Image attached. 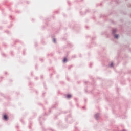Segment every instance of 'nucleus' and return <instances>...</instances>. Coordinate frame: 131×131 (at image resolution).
I'll list each match as a JSON object with an SVG mask.
<instances>
[{"label": "nucleus", "instance_id": "nucleus-36", "mask_svg": "<svg viewBox=\"0 0 131 131\" xmlns=\"http://www.w3.org/2000/svg\"><path fill=\"white\" fill-rule=\"evenodd\" d=\"M74 58H75V56H74Z\"/></svg>", "mask_w": 131, "mask_h": 131}, {"label": "nucleus", "instance_id": "nucleus-33", "mask_svg": "<svg viewBox=\"0 0 131 131\" xmlns=\"http://www.w3.org/2000/svg\"><path fill=\"white\" fill-rule=\"evenodd\" d=\"M27 4H29V3H28V2H27Z\"/></svg>", "mask_w": 131, "mask_h": 131}, {"label": "nucleus", "instance_id": "nucleus-8", "mask_svg": "<svg viewBox=\"0 0 131 131\" xmlns=\"http://www.w3.org/2000/svg\"><path fill=\"white\" fill-rule=\"evenodd\" d=\"M67 61H68V59L67 57H64L63 59V63H67Z\"/></svg>", "mask_w": 131, "mask_h": 131}, {"label": "nucleus", "instance_id": "nucleus-28", "mask_svg": "<svg viewBox=\"0 0 131 131\" xmlns=\"http://www.w3.org/2000/svg\"><path fill=\"white\" fill-rule=\"evenodd\" d=\"M7 32H8V33H9V31H7Z\"/></svg>", "mask_w": 131, "mask_h": 131}, {"label": "nucleus", "instance_id": "nucleus-38", "mask_svg": "<svg viewBox=\"0 0 131 131\" xmlns=\"http://www.w3.org/2000/svg\"><path fill=\"white\" fill-rule=\"evenodd\" d=\"M80 57H81V55H80Z\"/></svg>", "mask_w": 131, "mask_h": 131}, {"label": "nucleus", "instance_id": "nucleus-20", "mask_svg": "<svg viewBox=\"0 0 131 131\" xmlns=\"http://www.w3.org/2000/svg\"><path fill=\"white\" fill-rule=\"evenodd\" d=\"M68 3L69 5H70V3H69V1H68Z\"/></svg>", "mask_w": 131, "mask_h": 131}, {"label": "nucleus", "instance_id": "nucleus-14", "mask_svg": "<svg viewBox=\"0 0 131 131\" xmlns=\"http://www.w3.org/2000/svg\"><path fill=\"white\" fill-rule=\"evenodd\" d=\"M40 61L41 62H43V59L40 58Z\"/></svg>", "mask_w": 131, "mask_h": 131}, {"label": "nucleus", "instance_id": "nucleus-6", "mask_svg": "<svg viewBox=\"0 0 131 131\" xmlns=\"http://www.w3.org/2000/svg\"><path fill=\"white\" fill-rule=\"evenodd\" d=\"M89 12H90V9H87L84 13H81L82 12H80V14H81V15H85V14H86V13H89Z\"/></svg>", "mask_w": 131, "mask_h": 131}, {"label": "nucleus", "instance_id": "nucleus-30", "mask_svg": "<svg viewBox=\"0 0 131 131\" xmlns=\"http://www.w3.org/2000/svg\"><path fill=\"white\" fill-rule=\"evenodd\" d=\"M43 120H46V119L43 118Z\"/></svg>", "mask_w": 131, "mask_h": 131}, {"label": "nucleus", "instance_id": "nucleus-5", "mask_svg": "<svg viewBox=\"0 0 131 131\" xmlns=\"http://www.w3.org/2000/svg\"><path fill=\"white\" fill-rule=\"evenodd\" d=\"M113 36H114V38H115L116 39H118V38H119V34H115Z\"/></svg>", "mask_w": 131, "mask_h": 131}, {"label": "nucleus", "instance_id": "nucleus-13", "mask_svg": "<svg viewBox=\"0 0 131 131\" xmlns=\"http://www.w3.org/2000/svg\"><path fill=\"white\" fill-rule=\"evenodd\" d=\"M2 56H3V57H6V54L2 53Z\"/></svg>", "mask_w": 131, "mask_h": 131}, {"label": "nucleus", "instance_id": "nucleus-12", "mask_svg": "<svg viewBox=\"0 0 131 131\" xmlns=\"http://www.w3.org/2000/svg\"><path fill=\"white\" fill-rule=\"evenodd\" d=\"M39 119V121H40V124L41 125H42V123H41V121H40V120H41V117H40Z\"/></svg>", "mask_w": 131, "mask_h": 131}, {"label": "nucleus", "instance_id": "nucleus-34", "mask_svg": "<svg viewBox=\"0 0 131 131\" xmlns=\"http://www.w3.org/2000/svg\"><path fill=\"white\" fill-rule=\"evenodd\" d=\"M5 74H7V72H5Z\"/></svg>", "mask_w": 131, "mask_h": 131}, {"label": "nucleus", "instance_id": "nucleus-29", "mask_svg": "<svg viewBox=\"0 0 131 131\" xmlns=\"http://www.w3.org/2000/svg\"><path fill=\"white\" fill-rule=\"evenodd\" d=\"M85 93H86L87 92L86 90H85Z\"/></svg>", "mask_w": 131, "mask_h": 131}, {"label": "nucleus", "instance_id": "nucleus-11", "mask_svg": "<svg viewBox=\"0 0 131 131\" xmlns=\"http://www.w3.org/2000/svg\"><path fill=\"white\" fill-rule=\"evenodd\" d=\"M114 65V64L113 63V62H112L110 64L108 65V66H110V67H113Z\"/></svg>", "mask_w": 131, "mask_h": 131}, {"label": "nucleus", "instance_id": "nucleus-24", "mask_svg": "<svg viewBox=\"0 0 131 131\" xmlns=\"http://www.w3.org/2000/svg\"><path fill=\"white\" fill-rule=\"evenodd\" d=\"M43 76H41V78H42Z\"/></svg>", "mask_w": 131, "mask_h": 131}, {"label": "nucleus", "instance_id": "nucleus-1", "mask_svg": "<svg viewBox=\"0 0 131 131\" xmlns=\"http://www.w3.org/2000/svg\"><path fill=\"white\" fill-rule=\"evenodd\" d=\"M71 119H72V118H71V115L70 114L66 118V121H69V123H71V122L70 121Z\"/></svg>", "mask_w": 131, "mask_h": 131}, {"label": "nucleus", "instance_id": "nucleus-4", "mask_svg": "<svg viewBox=\"0 0 131 131\" xmlns=\"http://www.w3.org/2000/svg\"><path fill=\"white\" fill-rule=\"evenodd\" d=\"M116 32H117V28L113 29L112 30V35H114L116 34Z\"/></svg>", "mask_w": 131, "mask_h": 131}, {"label": "nucleus", "instance_id": "nucleus-2", "mask_svg": "<svg viewBox=\"0 0 131 131\" xmlns=\"http://www.w3.org/2000/svg\"><path fill=\"white\" fill-rule=\"evenodd\" d=\"M8 119H9V117H8V115L4 114L3 115V120L7 121H8Z\"/></svg>", "mask_w": 131, "mask_h": 131}, {"label": "nucleus", "instance_id": "nucleus-31", "mask_svg": "<svg viewBox=\"0 0 131 131\" xmlns=\"http://www.w3.org/2000/svg\"><path fill=\"white\" fill-rule=\"evenodd\" d=\"M25 52L24 51V55H25Z\"/></svg>", "mask_w": 131, "mask_h": 131}, {"label": "nucleus", "instance_id": "nucleus-17", "mask_svg": "<svg viewBox=\"0 0 131 131\" xmlns=\"http://www.w3.org/2000/svg\"><path fill=\"white\" fill-rule=\"evenodd\" d=\"M49 112H51V108H49Z\"/></svg>", "mask_w": 131, "mask_h": 131}, {"label": "nucleus", "instance_id": "nucleus-10", "mask_svg": "<svg viewBox=\"0 0 131 131\" xmlns=\"http://www.w3.org/2000/svg\"><path fill=\"white\" fill-rule=\"evenodd\" d=\"M53 42H54V43H57V41L56 40V38H54L53 39Z\"/></svg>", "mask_w": 131, "mask_h": 131}, {"label": "nucleus", "instance_id": "nucleus-26", "mask_svg": "<svg viewBox=\"0 0 131 131\" xmlns=\"http://www.w3.org/2000/svg\"><path fill=\"white\" fill-rule=\"evenodd\" d=\"M91 66H92V64H90V67H91Z\"/></svg>", "mask_w": 131, "mask_h": 131}, {"label": "nucleus", "instance_id": "nucleus-15", "mask_svg": "<svg viewBox=\"0 0 131 131\" xmlns=\"http://www.w3.org/2000/svg\"><path fill=\"white\" fill-rule=\"evenodd\" d=\"M53 108H56V107L55 106H52L51 107V109H53Z\"/></svg>", "mask_w": 131, "mask_h": 131}, {"label": "nucleus", "instance_id": "nucleus-18", "mask_svg": "<svg viewBox=\"0 0 131 131\" xmlns=\"http://www.w3.org/2000/svg\"><path fill=\"white\" fill-rule=\"evenodd\" d=\"M35 46H37V43H35Z\"/></svg>", "mask_w": 131, "mask_h": 131}, {"label": "nucleus", "instance_id": "nucleus-19", "mask_svg": "<svg viewBox=\"0 0 131 131\" xmlns=\"http://www.w3.org/2000/svg\"><path fill=\"white\" fill-rule=\"evenodd\" d=\"M42 130H45V127H42Z\"/></svg>", "mask_w": 131, "mask_h": 131}, {"label": "nucleus", "instance_id": "nucleus-23", "mask_svg": "<svg viewBox=\"0 0 131 131\" xmlns=\"http://www.w3.org/2000/svg\"><path fill=\"white\" fill-rule=\"evenodd\" d=\"M36 79H38V78H37V77H36Z\"/></svg>", "mask_w": 131, "mask_h": 131}, {"label": "nucleus", "instance_id": "nucleus-32", "mask_svg": "<svg viewBox=\"0 0 131 131\" xmlns=\"http://www.w3.org/2000/svg\"><path fill=\"white\" fill-rule=\"evenodd\" d=\"M10 18H12V16H10Z\"/></svg>", "mask_w": 131, "mask_h": 131}, {"label": "nucleus", "instance_id": "nucleus-9", "mask_svg": "<svg viewBox=\"0 0 131 131\" xmlns=\"http://www.w3.org/2000/svg\"><path fill=\"white\" fill-rule=\"evenodd\" d=\"M111 2H114L115 4H118L119 3V0H111Z\"/></svg>", "mask_w": 131, "mask_h": 131}, {"label": "nucleus", "instance_id": "nucleus-35", "mask_svg": "<svg viewBox=\"0 0 131 131\" xmlns=\"http://www.w3.org/2000/svg\"><path fill=\"white\" fill-rule=\"evenodd\" d=\"M29 127L30 128V126H29Z\"/></svg>", "mask_w": 131, "mask_h": 131}, {"label": "nucleus", "instance_id": "nucleus-7", "mask_svg": "<svg viewBox=\"0 0 131 131\" xmlns=\"http://www.w3.org/2000/svg\"><path fill=\"white\" fill-rule=\"evenodd\" d=\"M66 97H67V99H70L72 97V95H71V94H67Z\"/></svg>", "mask_w": 131, "mask_h": 131}, {"label": "nucleus", "instance_id": "nucleus-16", "mask_svg": "<svg viewBox=\"0 0 131 131\" xmlns=\"http://www.w3.org/2000/svg\"><path fill=\"white\" fill-rule=\"evenodd\" d=\"M71 67H72V66L69 67L68 69H71Z\"/></svg>", "mask_w": 131, "mask_h": 131}, {"label": "nucleus", "instance_id": "nucleus-27", "mask_svg": "<svg viewBox=\"0 0 131 131\" xmlns=\"http://www.w3.org/2000/svg\"><path fill=\"white\" fill-rule=\"evenodd\" d=\"M67 112H65L64 113H67Z\"/></svg>", "mask_w": 131, "mask_h": 131}, {"label": "nucleus", "instance_id": "nucleus-3", "mask_svg": "<svg viewBox=\"0 0 131 131\" xmlns=\"http://www.w3.org/2000/svg\"><path fill=\"white\" fill-rule=\"evenodd\" d=\"M94 117L96 120H99V118H100V113L96 114Z\"/></svg>", "mask_w": 131, "mask_h": 131}, {"label": "nucleus", "instance_id": "nucleus-22", "mask_svg": "<svg viewBox=\"0 0 131 131\" xmlns=\"http://www.w3.org/2000/svg\"><path fill=\"white\" fill-rule=\"evenodd\" d=\"M85 102L86 103V99H85Z\"/></svg>", "mask_w": 131, "mask_h": 131}, {"label": "nucleus", "instance_id": "nucleus-39", "mask_svg": "<svg viewBox=\"0 0 131 131\" xmlns=\"http://www.w3.org/2000/svg\"><path fill=\"white\" fill-rule=\"evenodd\" d=\"M80 57H81V55H80Z\"/></svg>", "mask_w": 131, "mask_h": 131}, {"label": "nucleus", "instance_id": "nucleus-21", "mask_svg": "<svg viewBox=\"0 0 131 131\" xmlns=\"http://www.w3.org/2000/svg\"><path fill=\"white\" fill-rule=\"evenodd\" d=\"M86 29L89 28V27L86 26Z\"/></svg>", "mask_w": 131, "mask_h": 131}, {"label": "nucleus", "instance_id": "nucleus-37", "mask_svg": "<svg viewBox=\"0 0 131 131\" xmlns=\"http://www.w3.org/2000/svg\"><path fill=\"white\" fill-rule=\"evenodd\" d=\"M85 83H86V82H84Z\"/></svg>", "mask_w": 131, "mask_h": 131}, {"label": "nucleus", "instance_id": "nucleus-25", "mask_svg": "<svg viewBox=\"0 0 131 131\" xmlns=\"http://www.w3.org/2000/svg\"><path fill=\"white\" fill-rule=\"evenodd\" d=\"M82 109H84V107H82Z\"/></svg>", "mask_w": 131, "mask_h": 131}, {"label": "nucleus", "instance_id": "nucleus-40", "mask_svg": "<svg viewBox=\"0 0 131 131\" xmlns=\"http://www.w3.org/2000/svg\"><path fill=\"white\" fill-rule=\"evenodd\" d=\"M22 122H23V121H21Z\"/></svg>", "mask_w": 131, "mask_h": 131}]
</instances>
